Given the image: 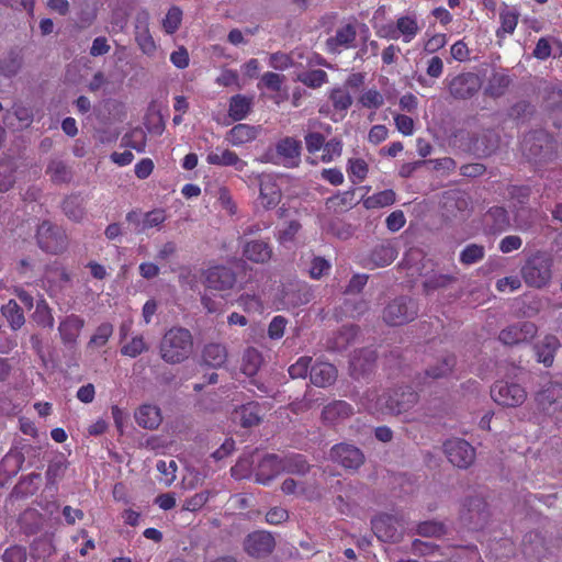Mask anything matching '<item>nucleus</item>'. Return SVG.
Instances as JSON below:
<instances>
[{"label":"nucleus","instance_id":"obj_28","mask_svg":"<svg viewBox=\"0 0 562 562\" xmlns=\"http://www.w3.org/2000/svg\"><path fill=\"white\" fill-rule=\"evenodd\" d=\"M485 222L492 233H502L509 228L510 218L508 212L503 206H492L485 214Z\"/></svg>","mask_w":562,"mask_h":562},{"label":"nucleus","instance_id":"obj_8","mask_svg":"<svg viewBox=\"0 0 562 562\" xmlns=\"http://www.w3.org/2000/svg\"><path fill=\"white\" fill-rule=\"evenodd\" d=\"M537 409L547 415L554 416L562 412V384L548 381L533 396Z\"/></svg>","mask_w":562,"mask_h":562},{"label":"nucleus","instance_id":"obj_19","mask_svg":"<svg viewBox=\"0 0 562 562\" xmlns=\"http://www.w3.org/2000/svg\"><path fill=\"white\" fill-rule=\"evenodd\" d=\"M337 376V368L329 362H315L310 370V380L317 387H328L333 385Z\"/></svg>","mask_w":562,"mask_h":562},{"label":"nucleus","instance_id":"obj_15","mask_svg":"<svg viewBox=\"0 0 562 562\" xmlns=\"http://www.w3.org/2000/svg\"><path fill=\"white\" fill-rule=\"evenodd\" d=\"M376 351L372 348H362L353 352L349 370L353 379H360L370 373L376 361Z\"/></svg>","mask_w":562,"mask_h":562},{"label":"nucleus","instance_id":"obj_16","mask_svg":"<svg viewBox=\"0 0 562 562\" xmlns=\"http://www.w3.org/2000/svg\"><path fill=\"white\" fill-rule=\"evenodd\" d=\"M441 207L448 215L457 216L459 213L467 212L471 204L469 194L464 191L453 189L442 193Z\"/></svg>","mask_w":562,"mask_h":562},{"label":"nucleus","instance_id":"obj_14","mask_svg":"<svg viewBox=\"0 0 562 562\" xmlns=\"http://www.w3.org/2000/svg\"><path fill=\"white\" fill-rule=\"evenodd\" d=\"M205 286L215 291H227L236 283V273L225 266L209 268L204 273Z\"/></svg>","mask_w":562,"mask_h":562},{"label":"nucleus","instance_id":"obj_32","mask_svg":"<svg viewBox=\"0 0 562 562\" xmlns=\"http://www.w3.org/2000/svg\"><path fill=\"white\" fill-rule=\"evenodd\" d=\"M280 200L281 191L276 182L271 180L260 182L259 201L265 209L276 207Z\"/></svg>","mask_w":562,"mask_h":562},{"label":"nucleus","instance_id":"obj_39","mask_svg":"<svg viewBox=\"0 0 562 562\" xmlns=\"http://www.w3.org/2000/svg\"><path fill=\"white\" fill-rule=\"evenodd\" d=\"M33 321L42 328L53 329L55 319L52 308L44 297L36 302L35 311L32 314Z\"/></svg>","mask_w":562,"mask_h":562},{"label":"nucleus","instance_id":"obj_25","mask_svg":"<svg viewBox=\"0 0 562 562\" xmlns=\"http://www.w3.org/2000/svg\"><path fill=\"white\" fill-rule=\"evenodd\" d=\"M135 420L143 428L156 429L162 420L161 411L156 405L144 404L135 412Z\"/></svg>","mask_w":562,"mask_h":562},{"label":"nucleus","instance_id":"obj_34","mask_svg":"<svg viewBox=\"0 0 562 562\" xmlns=\"http://www.w3.org/2000/svg\"><path fill=\"white\" fill-rule=\"evenodd\" d=\"M446 457H473L474 448L463 438L452 437L442 445Z\"/></svg>","mask_w":562,"mask_h":562},{"label":"nucleus","instance_id":"obj_64","mask_svg":"<svg viewBox=\"0 0 562 562\" xmlns=\"http://www.w3.org/2000/svg\"><path fill=\"white\" fill-rule=\"evenodd\" d=\"M288 321L281 315L274 316L268 326V336L271 339H280L284 335Z\"/></svg>","mask_w":562,"mask_h":562},{"label":"nucleus","instance_id":"obj_56","mask_svg":"<svg viewBox=\"0 0 562 562\" xmlns=\"http://www.w3.org/2000/svg\"><path fill=\"white\" fill-rule=\"evenodd\" d=\"M359 103L366 109L376 110L383 105L384 98L376 89H369L359 97Z\"/></svg>","mask_w":562,"mask_h":562},{"label":"nucleus","instance_id":"obj_51","mask_svg":"<svg viewBox=\"0 0 562 562\" xmlns=\"http://www.w3.org/2000/svg\"><path fill=\"white\" fill-rule=\"evenodd\" d=\"M485 248L482 245L470 244L460 254V262L464 266H471L483 260Z\"/></svg>","mask_w":562,"mask_h":562},{"label":"nucleus","instance_id":"obj_33","mask_svg":"<svg viewBox=\"0 0 562 562\" xmlns=\"http://www.w3.org/2000/svg\"><path fill=\"white\" fill-rule=\"evenodd\" d=\"M294 459H260L258 463V471L256 473L257 482L268 484L278 473L279 467L284 461H293Z\"/></svg>","mask_w":562,"mask_h":562},{"label":"nucleus","instance_id":"obj_47","mask_svg":"<svg viewBox=\"0 0 562 562\" xmlns=\"http://www.w3.org/2000/svg\"><path fill=\"white\" fill-rule=\"evenodd\" d=\"M46 173L55 183H66L71 180V171L61 160H52L47 166Z\"/></svg>","mask_w":562,"mask_h":562},{"label":"nucleus","instance_id":"obj_20","mask_svg":"<svg viewBox=\"0 0 562 562\" xmlns=\"http://www.w3.org/2000/svg\"><path fill=\"white\" fill-rule=\"evenodd\" d=\"M273 250L269 241L262 239L248 240L243 245V256L255 263H267Z\"/></svg>","mask_w":562,"mask_h":562},{"label":"nucleus","instance_id":"obj_27","mask_svg":"<svg viewBox=\"0 0 562 562\" xmlns=\"http://www.w3.org/2000/svg\"><path fill=\"white\" fill-rule=\"evenodd\" d=\"M559 347V339L553 335H547L543 340L535 347L538 362L543 363L546 367L552 366Z\"/></svg>","mask_w":562,"mask_h":562},{"label":"nucleus","instance_id":"obj_61","mask_svg":"<svg viewBox=\"0 0 562 562\" xmlns=\"http://www.w3.org/2000/svg\"><path fill=\"white\" fill-rule=\"evenodd\" d=\"M306 149L310 154L318 153L325 145V136L319 132H310L304 137Z\"/></svg>","mask_w":562,"mask_h":562},{"label":"nucleus","instance_id":"obj_40","mask_svg":"<svg viewBox=\"0 0 562 562\" xmlns=\"http://www.w3.org/2000/svg\"><path fill=\"white\" fill-rule=\"evenodd\" d=\"M262 355L256 348H247L243 355L241 371L247 376H254L262 364Z\"/></svg>","mask_w":562,"mask_h":562},{"label":"nucleus","instance_id":"obj_49","mask_svg":"<svg viewBox=\"0 0 562 562\" xmlns=\"http://www.w3.org/2000/svg\"><path fill=\"white\" fill-rule=\"evenodd\" d=\"M329 100L336 111H347L352 104V98L346 88L336 87L329 92Z\"/></svg>","mask_w":562,"mask_h":562},{"label":"nucleus","instance_id":"obj_54","mask_svg":"<svg viewBox=\"0 0 562 562\" xmlns=\"http://www.w3.org/2000/svg\"><path fill=\"white\" fill-rule=\"evenodd\" d=\"M182 21V11L179 7H171L165 19L162 20V27L168 34H173L181 24Z\"/></svg>","mask_w":562,"mask_h":562},{"label":"nucleus","instance_id":"obj_6","mask_svg":"<svg viewBox=\"0 0 562 562\" xmlns=\"http://www.w3.org/2000/svg\"><path fill=\"white\" fill-rule=\"evenodd\" d=\"M418 307L414 300L400 296L390 302L383 311V319L390 326H402L417 317Z\"/></svg>","mask_w":562,"mask_h":562},{"label":"nucleus","instance_id":"obj_44","mask_svg":"<svg viewBox=\"0 0 562 562\" xmlns=\"http://www.w3.org/2000/svg\"><path fill=\"white\" fill-rule=\"evenodd\" d=\"M396 194L392 189L376 192L363 200L366 209H379L390 206L395 202Z\"/></svg>","mask_w":562,"mask_h":562},{"label":"nucleus","instance_id":"obj_53","mask_svg":"<svg viewBox=\"0 0 562 562\" xmlns=\"http://www.w3.org/2000/svg\"><path fill=\"white\" fill-rule=\"evenodd\" d=\"M284 79L285 77L283 75L268 71L261 76L257 87L258 89H268L273 92H279Z\"/></svg>","mask_w":562,"mask_h":562},{"label":"nucleus","instance_id":"obj_50","mask_svg":"<svg viewBox=\"0 0 562 562\" xmlns=\"http://www.w3.org/2000/svg\"><path fill=\"white\" fill-rule=\"evenodd\" d=\"M167 220L166 210L164 209H155L147 213H145L142 222H140V232H146L150 228H160L162 224Z\"/></svg>","mask_w":562,"mask_h":562},{"label":"nucleus","instance_id":"obj_59","mask_svg":"<svg viewBox=\"0 0 562 562\" xmlns=\"http://www.w3.org/2000/svg\"><path fill=\"white\" fill-rule=\"evenodd\" d=\"M238 304L247 313H261L263 308L260 297L255 294L240 295Z\"/></svg>","mask_w":562,"mask_h":562},{"label":"nucleus","instance_id":"obj_26","mask_svg":"<svg viewBox=\"0 0 562 562\" xmlns=\"http://www.w3.org/2000/svg\"><path fill=\"white\" fill-rule=\"evenodd\" d=\"M519 15L516 8L503 3L499 10L501 26L496 31V36L504 38L507 34H513L517 27Z\"/></svg>","mask_w":562,"mask_h":562},{"label":"nucleus","instance_id":"obj_9","mask_svg":"<svg viewBox=\"0 0 562 562\" xmlns=\"http://www.w3.org/2000/svg\"><path fill=\"white\" fill-rule=\"evenodd\" d=\"M491 396L501 406L518 407L526 401L527 391L518 383L499 381L491 387Z\"/></svg>","mask_w":562,"mask_h":562},{"label":"nucleus","instance_id":"obj_58","mask_svg":"<svg viewBox=\"0 0 562 562\" xmlns=\"http://www.w3.org/2000/svg\"><path fill=\"white\" fill-rule=\"evenodd\" d=\"M311 362H312V358L311 357H301L296 360L295 363L291 364L289 367V375L292 378V379H301V378H306L307 373L310 372L311 370Z\"/></svg>","mask_w":562,"mask_h":562},{"label":"nucleus","instance_id":"obj_45","mask_svg":"<svg viewBox=\"0 0 562 562\" xmlns=\"http://www.w3.org/2000/svg\"><path fill=\"white\" fill-rule=\"evenodd\" d=\"M369 172V165L362 158H350L347 165V173L355 184L364 181Z\"/></svg>","mask_w":562,"mask_h":562},{"label":"nucleus","instance_id":"obj_52","mask_svg":"<svg viewBox=\"0 0 562 562\" xmlns=\"http://www.w3.org/2000/svg\"><path fill=\"white\" fill-rule=\"evenodd\" d=\"M342 142L337 137L325 142V145L321 149L323 150L321 161L328 164L339 158L342 154Z\"/></svg>","mask_w":562,"mask_h":562},{"label":"nucleus","instance_id":"obj_41","mask_svg":"<svg viewBox=\"0 0 562 562\" xmlns=\"http://www.w3.org/2000/svg\"><path fill=\"white\" fill-rule=\"evenodd\" d=\"M488 517V513L486 509V505L483 501L475 498L470 502V508L468 509V517L473 528H482L486 522Z\"/></svg>","mask_w":562,"mask_h":562},{"label":"nucleus","instance_id":"obj_2","mask_svg":"<svg viewBox=\"0 0 562 562\" xmlns=\"http://www.w3.org/2000/svg\"><path fill=\"white\" fill-rule=\"evenodd\" d=\"M193 352V337L189 329L173 326L168 329L159 344L161 359L170 364L186 361Z\"/></svg>","mask_w":562,"mask_h":562},{"label":"nucleus","instance_id":"obj_21","mask_svg":"<svg viewBox=\"0 0 562 562\" xmlns=\"http://www.w3.org/2000/svg\"><path fill=\"white\" fill-rule=\"evenodd\" d=\"M456 366V357L452 353H447L441 357L436 366H430L425 370L424 376L417 382L418 385H425L432 380L447 378L451 374Z\"/></svg>","mask_w":562,"mask_h":562},{"label":"nucleus","instance_id":"obj_48","mask_svg":"<svg viewBox=\"0 0 562 562\" xmlns=\"http://www.w3.org/2000/svg\"><path fill=\"white\" fill-rule=\"evenodd\" d=\"M113 325L111 323H102L100 324L93 335L90 337L88 341V348H101L105 346L113 335Z\"/></svg>","mask_w":562,"mask_h":562},{"label":"nucleus","instance_id":"obj_31","mask_svg":"<svg viewBox=\"0 0 562 562\" xmlns=\"http://www.w3.org/2000/svg\"><path fill=\"white\" fill-rule=\"evenodd\" d=\"M252 108V98L244 94L231 97L228 104V115L234 121L244 120Z\"/></svg>","mask_w":562,"mask_h":562},{"label":"nucleus","instance_id":"obj_43","mask_svg":"<svg viewBox=\"0 0 562 562\" xmlns=\"http://www.w3.org/2000/svg\"><path fill=\"white\" fill-rule=\"evenodd\" d=\"M512 79L509 76L501 72H495L491 76L488 83L485 88V93L492 98L503 95L508 89Z\"/></svg>","mask_w":562,"mask_h":562},{"label":"nucleus","instance_id":"obj_7","mask_svg":"<svg viewBox=\"0 0 562 562\" xmlns=\"http://www.w3.org/2000/svg\"><path fill=\"white\" fill-rule=\"evenodd\" d=\"M357 21L344 22L337 26L334 35L325 41V50L330 55H339L357 46Z\"/></svg>","mask_w":562,"mask_h":562},{"label":"nucleus","instance_id":"obj_11","mask_svg":"<svg viewBox=\"0 0 562 562\" xmlns=\"http://www.w3.org/2000/svg\"><path fill=\"white\" fill-rule=\"evenodd\" d=\"M538 333V328L532 322H520L502 329L498 339L506 346H515L531 341Z\"/></svg>","mask_w":562,"mask_h":562},{"label":"nucleus","instance_id":"obj_4","mask_svg":"<svg viewBox=\"0 0 562 562\" xmlns=\"http://www.w3.org/2000/svg\"><path fill=\"white\" fill-rule=\"evenodd\" d=\"M553 260L550 255L537 251L521 267V277L528 286L541 289L549 284L552 278Z\"/></svg>","mask_w":562,"mask_h":562},{"label":"nucleus","instance_id":"obj_57","mask_svg":"<svg viewBox=\"0 0 562 562\" xmlns=\"http://www.w3.org/2000/svg\"><path fill=\"white\" fill-rule=\"evenodd\" d=\"M147 350V345L144 341L143 336H135L130 342L121 348V353L131 358H136L140 353Z\"/></svg>","mask_w":562,"mask_h":562},{"label":"nucleus","instance_id":"obj_60","mask_svg":"<svg viewBox=\"0 0 562 562\" xmlns=\"http://www.w3.org/2000/svg\"><path fill=\"white\" fill-rule=\"evenodd\" d=\"M123 143L125 146L142 153L145 150L146 135L142 131H133L123 137Z\"/></svg>","mask_w":562,"mask_h":562},{"label":"nucleus","instance_id":"obj_12","mask_svg":"<svg viewBox=\"0 0 562 562\" xmlns=\"http://www.w3.org/2000/svg\"><path fill=\"white\" fill-rule=\"evenodd\" d=\"M266 408L256 401L237 406L232 413V419L243 428L259 426L265 417Z\"/></svg>","mask_w":562,"mask_h":562},{"label":"nucleus","instance_id":"obj_42","mask_svg":"<svg viewBox=\"0 0 562 562\" xmlns=\"http://www.w3.org/2000/svg\"><path fill=\"white\" fill-rule=\"evenodd\" d=\"M61 207L65 215L74 222H80L85 216L83 200L79 195L67 196Z\"/></svg>","mask_w":562,"mask_h":562},{"label":"nucleus","instance_id":"obj_55","mask_svg":"<svg viewBox=\"0 0 562 562\" xmlns=\"http://www.w3.org/2000/svg\"><path fill=\"white\" fill-rule=\"evenodd\" d=\"M135 40L144 54L148 56L154 55V53L156 52V43L153 36L150 35L147 26L136 31Z\"/></svg>","mask_w":562,"mask_h":562},{"label":"nucleus","instance_id":"obj_30","mask_svg":"<svg viewBox=\"0 0 562 562\" xmlns=\"http://www.w3.org/2000/svg\"><path fill=\"white\" fill-rule=\"evenodd\" d=\"M395 23V29L398 31L400 38H402L406 44L411 43L420 31L418 20L415 14L398 16Z\"/></svg>","mask_w":562,"mask_h":562},{"label":"nucleus","instance_id":"obj_24","mask_svg":"<svg viewBox=\"0 0 562 562\" xmlns=\"http://www.w3.org/2000/svg\"><path fill=\"white\" fill-rule=\"evenodd\" d=\"M277 153L284 158L286 166H297L302 151V143L293 137H284L277 144Z\"/></svg>","mask_w":562,"mask_h":562},{"label":"nucleus","instance_id":"obj_46","mask_svg":"<svg viewBox=\"0 0 562 562\" xmlns=\"http://www.w3.org/2000/svg\"><path fill=\"white\" fill-rule=\"evenodd\" d=\"M297 80L308 88L317 89L328 81V75L323 69H313L299 74Z\"/></svg>","mask_w":562,"mask_h":562},{"label":"nucleus","instance_id":"obj_18","mask_svg":"<svg viewBox=\"0 0 562 562\" xmlns=\"http://www.w3.org/2000/svg\"><path fill=\"white\" fill-rule=\"evenodd\" d=\"M274 548L273 537L266 531H257L245 540V550L251 557L260 558L269 554Z\"/></svg>","mask_w":562,"mask_h":562},{"label":"nucleus","instance_id":"obj_36","mask_svg":"<svg viewBox=\"0 0 562 562\" xmlns=\"http://www.w3.org/2000/svg\"><path fill=\"white\" fill-rule=\"evenodd\" d=\"M23 63V53L21 48L11 49L0 60V74L4 77L11 78L15 76Z\"/></svg>","mask_w":562,"mask_h":562},{"label":"nucleus","instance_id":"obj_1","mask_svg":"<svg viewBox=\"0 0 562 562\" xmlns=\"http://www.w3.org/2000/svg\"><path fill=\"white\" fill-rule=\"evenodd\" d=\"M418 402V394L411 386L397 387L382 395L375 391H367L362 397V405L372 413L400 415L409 411Z\"/></svg>","mask_w":562,"mask_h":562},{"label":"nucleus","instance_id":"obj_5","mask_svg":"<svg viewBox=\"0 0 562 562\" xmlns=\"http://www.w3.org/2000/svg\"><path fill=\"white\" fill-rule=\"evenodd\" d=\"M38 247L52 255H59L68 248V236L66 232L49 221H43L36 231Z\"/></svg>","mask_w":562,"mask_h":562},{"label":"nucleus","instance_id":"obj_35","mask_svg":"<svg viewBox=\"0 0 562 562\" xmlns=\"http://www.w3.org/2000/svg\"><path fill=\"white\" fill-rule=\"evenodd\" d=\"M257 137V130L248 124L239 123L227 133V139L233 146H241Z\"/></svg>","mask_w":562,"mask_h":562},{"label":"nucleus","instance_id":"obj_22","mask_svg":"<svg viewBox=\"0 0 562 562\" xmlns=\"http://www.w3.org/2000/svg\"><path fill=\"white\" fill-rule=\"evenodd\" d=\"M397 256V252L390 244H380L375 246L370 256L364 259L363 266L366 268H379L391 265Z\"/></svg>","mask_w":562,"mask_h":562},{"label":"nucleus","instance_id":"obj_62","mask_svg":"<svg viewBox=\"0 0 562 562\" xmlns=\"http://www.w3.org/2000/svg\"><path fill=\"white\" fill-rule=\"evenodd\" d=\"M330 270V263L323 257H314L311 262L310 277L312 279H321Z\"/></svg>","mask_w":562,"mask_h":562},{"label":"nucleus","instance_id":"obj_38","mask_svg":"<svg viewBox=\"0 0 562 562\" xmlns=\"http://www.w3.org/2000/svg\"><path fill=\"white\" fill-rule=\"evenodd\" d=\"M544 549V538L537 531L528 532L521 541V550L526 557H538Z\"/></svg>","mask_w":562,"mask_h":562},{"label":"nucleus","instance_id":"obj_17","mask_svg":"<svg viewBox=\"0 0 562 562\" xmlns=\"http://www.w3.org/2000/svg\"><path fill=\"white\" fill-rule=\"evenodd\" d=\"M355 414L353 406L346 401L336 400L324 406L322 411V420L326 425H336Z\"/></svg>","mask_w":562,"mask_h":562},{"label":"nucleus","instance_id":"obj_10","mask_svg":"<svg viewBox=\"0 0 562 562\" xmlns=\"http://www.w3.org/2000/svg\"><path fill=\"white\" fill-rule=\"evenodd\" d=\"M447 87L454 99L468 100L480 91L482 79L475 72H461L448 80Z\"/></svg>","mask_w":562,"mask_h":562},{"label":"nucleus","instance_id":"obj_63","mask_svg":"<svg viewBox=\"0 0 562 562\" xmlns=\"http://www.w3.org/2000/svg\"><path fill=\"white\" fill-rule=\"evenodd\" d=\"M446 532V527L437 521H424L418 526V533L425 537H439Z\"/></svg>","mask_w":562,"mask_h":562},{"label":"nucleus","instance_id":"obj_3","mask_svg":"<svg viewBox=\"0 0 562 562\" xmlns=\"http://www.w3.org/2000/svg\"><path fill=\"white\" fill-rule=\"evenodd\" d=\"M521 150L529 161L541 165L557 157V140L543 130L532 131L524 136Z\"/></svg>","mask_w":562,"mask_h":562},{"label":"nucleus","instance_id":"obj_23","mask_svg":"<svg viewBox=\"0 0 562 562\" xmlns=\"http://www.w3.org/2000/svg\"><path fill=\"white\" fill-rule=\"evenodd\" d=\"M206 162L220 167H235L237 170H243L246 166V162L235 151L227 148L221 149L220 147L207 154Z\"/></svg>","mask_w":562,"mask_h":562},{"label":"nucleus","instance_id":"obj_29","mask_svg":"<svg viewBox=\"0 0 562 562\" xmlns=\"http://www.w3.org/2000/svg\"><path fill=\"white\" fill-rule=\"evenodd\" d=\"M227 349L218 342L205 345L202 350L203 362L212 368H221L227 360Z\"/></svg>","mask_w":562,"mask_h":562},{"label":"nucleus","instance_id":"obj_37","mask_svg":"<svg viewBox=\"0 0 562 562\" xmlns=\"http://www.w3.org/2000/svg\"><path fill=\"white\" fill-rule=\"evenodd\" d=\"M1 314L12 330H19L25 324L24 313L14 300H9L1 306Z\"/></svg>","mask_w":562,"mask_h":562},{"label":"nucleus","instance_id":"obj_13","mask_svg":"<svg viewBox=\"0 0 562 562\" xmlns=\"http://www.w3.org/2000/svg\"><path fill=\"white\" fill-rule=\"evenodd\" d=\"M85 325V318L78 314L71 313L63 317L57 327L61 344L68 348H74Z\"/></svg>","mask_w":562,"mask_h":562}]
</instances>
